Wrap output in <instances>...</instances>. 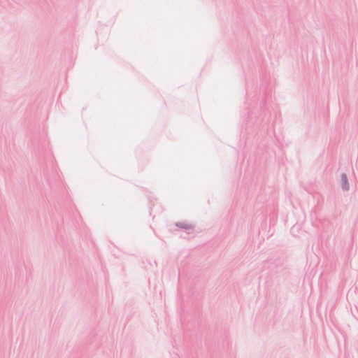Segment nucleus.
<instances>
[{"label":"nucleus","mask_w":358,"mask_h":358,"mask_svg":"<svg viewBox=\"0 0 358 358\" xmlns=\"http://www.w3.org/2000/svg\"><path fill=\"white\" fill-rule=\"evenodd\" d=\"M343 180L344 183L346 184L347 183V178L345 176H343Z\"/></svg>","instance_id":"2"},{"label":"nucleus","mask_w":358,"mask_h":358,"mask_svg":"<svg viewBox=\"0 0 358 358\" xmlns=\"http://www.w3.org/2000/svg\"><path fill=\"white\" fill-rule=\"evenodd\" d=\"M177 226L186 229H191L193 228V225L189 222H179L177 224Z\"/></svg>","instance_id":"1"}]
</instances>
